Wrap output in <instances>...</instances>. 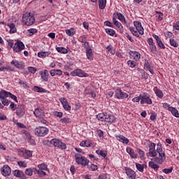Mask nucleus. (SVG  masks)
<instances>
[{
    "instance_id": "obj_50",
    "label": "nucleus",
    "mask_w": 179,
    "mask_h": 179,
    "mask_svg": "<svg viewBox=\"0 0 179 179\" xmlns=\"http://www.w3.org/2000/svg\"><path fill=\"white\" fill-rule=\"evenodd\" d=\"M107 51H108V52H110V54H112V55H114V54H115V50L113 48V46L109 45L106 48Z\"/></svg>"
},
{
    "instance_id": "obj_31",
    "label": "nucleus",
    "mask_w": 179,
    "mask_h": 179,
    "mask_svg": "<svg viewBox=\"0 0 179 179\" xmlns=\"http://www.w3.org/2000/svg\"><path fill=\"white\" fill-rule=\"evenodd\" d=\"M9 97V92L1 90L0 91V100Z\"/></svg>"
},
{
    "instance_id": "obj_59",
    "label": "nucleus",
    "mask_w": 179,
    "mask_h": 179,
    "mask_svg": "<svg viewBox=\"0 0 179 179\" xmlns=\"http://www.w3.org/2000/svg\"><path fill=\"white\" fill-rule=\"evenodd\" d=\"M8 97H10L12 100H14V101H16V103H17V97H16V96H15L12 93L8 92Z\"/></svg>"
},
{
    "instance_id": "obj_22",
    "label": "nucleus",
    "mask_w": 179,
    "mask_h": 179,
    "mask_svg": "<svg viewBox=\"0 0 179 179\" xmlns=\"http://www.w3.org/2000/svg\"><path fill=\"white\" fill-rule=\"evenodd\" d=\"M116 139H117L119 142H122V143H125L126 145L129 143V140L122 135L116 136Z\"/></svg>"
},
{
    "instance_id": "obj_54",
    "label": "nucleus",
    "mask_w": 179,
    "mask_h": 179,
    "mask_svg": "<svg viewBox=\"0 0 179 179\" xmlns=\"http://www.w3.org/2000/svg\"><path fill=\"white\" fill-rule=\"evenodd\" d=\"M34 92H37L38 93H43V92H44V88H41V87L35 86L34 87Z\"/></svg>"
},
{
    "instance_id": "obj_24",
    "label": "nucleus",
    "mask_w": 179,
    "mask_h": 179,
    "mask_svg": "<svg viewBox=\"0 0 179 179\" xmlns=\"http://www.w3.org/2000/svg\"><path fill=\"white\" fill-rule=\"evenodd\" d=\"M152 160H154L155 163H158L159 164H162L163 162L166 160V155H164V156H159V157H155L154 159H152Z\"/></svg>"
},
{
    "instance_id": "obj_1",
    "label": "nucleus",
    "mask_w": 179,
    "mask_h": 179,
    "mask_svg": "<svg viewBox=\"0 0 179 179\" xmlns=\"http://www.w3.org/2000/svg\"><path fill=\"white\" fill-rule=\"evenodd\" d=\"M134 27H129V30L133 36L141 38V36H143V34H145V29H143V27H142V23H141V22L134 21Z\"/></svg>"
},
{
    "instance_id": "obj_43",
    "label": "nucleus",
    "mask_w": 179,
    "mask_h": 179,
    "mask_svg": "<svg viewBox=\"0 0 179 179\" xmlns=\"http://www.w3.org/2000/svg\"><path fill=\"white\" fill-rule=\"evenodd\" d=\"M66 34H67V36H70L71 37L75 36V31L73 28H71L70 29H66Z\"/></svg>"
},
{
    "instance_id": "obj_52",
    "label": "nucleus",
    "mask_w": 179,
    "mask_h": 179,
    "mask_svg": "<svg viewBox=\"0 0 179 179\" xmlns=\"http://www.w3.org/2000/svg\"><path fill=\"white\" fill-rule=\"evenodd\" d=\"M27 33L29 36H33L34 34H36L37 33V29H30L27 30Z\"/></svg>"
},
{
    "instance_id": "obj_7",
    "label": "nucleus",
    "mask_w": 179,
    "mask_h": 179,
    "mask_svg": "<svg viewBox=\"0 0 179 179\" xmlns=\"http://www.w3.org/2000/svg\"><path fill=\"white\" fill-rule=\"evenodd\" d=\"M71 76H78L79 78H88L89 75L85 71L77 69L70 73Z\"/></svg>"
},
{
    "instance_id": "obj_11",
    "label": "nucleus",
    "mask_w": 179,
    "mask_h": 179,
    "mask_svg": "<svg viewBox=\"0 0 179 179\" xmlns=\"http://www.w3.org/2000/svg\"><path fill=\"white\" fill-rule=\"evenodd\" d=\"M15 114L17 118H22L26 114V110H24V107L22 105H18L16 108Z\"/></svg>"
},
{
    "instance_id": "obj_45",
    "label": "nucleus",
    "mask_w": 179,
    "mask_h": 179,
    "mask_svg": "<svg viewBox=\"0 0 179 179\" xmlns=\"http://www.w3.org/2000/svg\"><path fill=\"white\" fill-rule=\"evenodd\" d=\"M169 42L171 47H174L175 48H177V47H178V43H177V41H176L174 39L170 38Z\"/></svg>"
},
{
    "instance_id": "obj_40",
    "label": "nucleus",
    "mask_w": 179,
    "mask_h": 179,
    "mask_svg": "<svg viewBox=\"0 0 179 179\" xmlns=\"http://www.w3.org/2000/svg\"><path fill=\"white\" fill-rule=\"evenodd\" d=\"M99 9H104L107 3V0H99Z\"/></svg>"
},
{
    "instance_id": "obj_48",
    "label": "nucleus",
    "mask_w": 179,
    "mask_h": 179,
    "mask_svg": "<svg viewBox=\"0 0 179 179\" xmlns=\"http://www.w3.org/2000/svg\"><path fill=\"white\" fill-rule=\"evenodd\" d=\"M136 152H137V153H138L141 159H143L144 156H145V152H143V150H141L140 148H137L136 150Z\"/></svg>"
},
{
    "instance_id": "obj_30",
    "label": "nucleus",
    "mask_w": 179,
    "mask_h": 179,
    "mask_svg": "<svg viewBox=\"0 0 179 179\" xmlns=\"http://www.w3.org/2000/svg\"><path fill=\"white\" fill-rule=\"evenodd\" d=\"M106 113H99L96 115V118L99 121L106 122Z\"/></svg>"
},
{
    "instance_id": "obj_10",
    "label": "nucleus",
    "mask_w": 179,
    "mask_h": 179,
    "mask_svg": "<svg viewBox=\"0 0 179 179\" xmlns=\"http://www.w3.org/2000/svg\"><path fill=\"white\" fill-rule=\"evenodd\" d=\"M13 51L15 52H21V51H23L24 50V43L22 41H17L14 46L13 47Z\"/></svg>"
},
{
    "instance_id": "obj_27",
    "label": "nucleus",
    "mask_w": 179,
    "mask_h": 179,
    "mask_svg": "<svg viewBox=\"0 0 179 179\" xmlns=\"http://www.w3.org/2000/svg\"><path fill=\"white\" fill-rule=\"evenodd\" d=\"M154 92L157 96H158L159 99H163V96H164V94H163V92L157 87L154 88Z\"/></svg>"
},
{
    "instance_id": "obj_14",
    "label": "nucleus",
    "mask_w": 179,
    "mask_h": 179,
    "mask_svg": "<svg viewBox=\"0 0 179 179\" xmlns=\"http://www.w3.org/2000/svg\"><path fill=\"white\" fill-rule=\"evenodd\" d=\"M1 174L4 176V177L10 176V173H12L10 167H9V166L8 165H4L3 168L1 169Z\"/></svg>"
},
{
    "instance_id": "obj_56",
    "label": "nucleus",
    "mask_w": 179,
    "mask_h": 179,
    "mask_svg": "<svg viewBox=\"0 0 179 179\" xmlns=\"http://www.w3.org/2000/svg\"><path fill=\"white\" fill-rule=\"evenodd\" d=\"M162 172L165 174H170V173L173 172V167H171L169 169H164L162 170Z\"/></svg>"
},
{
    "instance_id": "obj_16",
    "label": "nucleus",
    "mask_w": 179,
    "mask_h": 179,
    "mask_svg": "<svg viewBox=\"0 0 179 179\" xmlns=\"http://www.w3.org/2000/svg\"><path fill=\"white\" fill-rule=\"evenodd\" d=\"M11 65H14L15 68L17 69H24V63L23 62H19L17 60H13L10 62Z\"/></svg>"
},
{
    "instance_id": "obj_8",
    "label": "nucleus",
    "mask_w": 179,
    "mask_h": 179,
    "mask_svg": "<svg viewBox=\"0 0 179 179\" xmlns=\"http://www.w3.org/2000/svg\"><path fill=\"white\" fill-rule=\"evenodd\" d=\"M18 155L20 157H24V159H30L33 156V152L29 150H19Z\"/></svg>"
},
{
    "instance_id": "obj_2",
    "label": "nucleus",
    "mask_w": 179,
    "mask_h": 179,
    "mask_svg": "<svg viewBox=\"0 0 179 179\" xmlns=\"http://www.w3.org/2000/svg\"><path fill=\"white\" fill-rule=\"evenodd\" d=\"M34 22H36V18L30 13H26L22 15V23L25 26H31L34 24Z\"/></svg>"
},
{
    "instance_id": "obj_47",
    "label": "nucleus",
    "mask_w": 179,
    "mask_h": 179,
    "mask_svg": "<svg viewBox=\"0 0 179 179\" xmlns=\"http://www.w3.org/2000/svg\"><path fill=\"white\" fill-rule=\"evenodd\" d=\"M127 65L130 68H135L136 66V62H135L134 60H129V61H127Z\"/></svg>"
},
{
    "instance_id": "obj_60",
    "label": "nucleus",
    "mask_w": 179,
    "mask_h": 179,
    "mask_svg": "<svg viewBox=\"0 0 179 179\" xmlns=\"http://www.w3.org/2000/svg\"><path fill=\"white\" fill-rule=\"evenodd\" d=\"M25 174L27 176H33V171L31 170V169H27L25 170Z\"/></svg>"
},
{
    "instance_id": "obj_57",
    "label": "nucleus",
    "mask_w": 179,
    "mask_h": 179,
    "mask_svg": "<svg viewBox=\"0 0 179 179\" xmlns=\"http://www.w3.org/2000/svg\"><path fill=\"white\" fill-rule=\"evenodd\" d=\"M28 71L30 72V73H36V72H37V69L35 67L29 66Z\"/></svg>"
},
{
    "instance_id": "obj_28",
    "label": "nucleus",
    "mask_w": 179,
    "mask_h": 179,
    "mask_svg": "<svg viewBox=\"0 0 179 179\" xmlns=\"http://www.w3.org/2000/svg\"><path fill=\"white\" fill-rule=\"evenodd\" d=\"M51 55V52H38V57L39 58H47Z\"/></svg>"
},
{
    "instance_id": "obj_15",
    "label": "nucleus",
    "mask_w": 179,
    "mask_h": 179,
    "mask_svg": "<svg viewBox=\"0 0 179 179\" xmlns=\"http://www.w3.org/2000/svg\"><path fill=\"white\" fill-rule=\"evenodd\" d=\"M115 94L117 99H121L122 100H123L124 99H127L128 97V94L122 92L120 89L116 90Z\"/></svg>"
},
{
    "instance_id": "obj_35",
    "label": "nucleus",
    "mask_w": 179,
    "mask_h": 179,
    "mask_svg": "<svg viewBox=\"0 0 179 179\" xmlns=\"http://www.w3.org/2000/svg\"><path fill=\"white\" fill-rule=\"evenodd\" d=\"M117 16L119 20L122 22V23H124V24H127V20H125V17L121 13H117Z\"/></svg>"
},
{
    "instance_id": "obj_23",
    "label": "nucleus",
    "mask_w": 179,
    "mask_h": 179,
    "mask_svg": "<svg viewBox=\"0 0 179 179\" xmlns=\"http://www.w3.org/2000/svg\"><path fill=\"white\" fill-rule=\"evenodd\" d=\"M34 114L35 117H36L38 118L44 117V111L43 110H41V108H36L34 111Z\"/></svg>"
},
{
    "instance_id": "obj_33",
    "label": "nucleus",
    "mask_w": 179,
    "mask_h": 179,
    "mask_svg": "<svg viewBox=\"0 0 179 179\" xmlns=\"http://www.w3.org/2000/svg\"><path fill=\"white\" fill-rule=\"evenodd\" d=\"M148 166L149 167H151V169H153L155 171H157V170H159V166L152 161L148 163Z\"/></svg>"
},
{
    "instance_id": "obj_55",
    "label": "nucleus",
    "mask_w": 179,
    "mask_h": 179,
    "mask_svg": "<svg viewBox=\"0 0 179 179\" xmlns=\"http://www.w3.org/2000/svg\"><path fill=\"white\" fill-rule=\"evenodd\" d=\"M1 101L4 106H9V104L10 103V101L6 99V98L1 99Z\"/></svg>"
},
{
    "instance_id": "obj_4",
    "label": "nucleus",
    "mask_w": 179,
    "mask_h": 179,
    "mask_svg": "<svg viewBox=\"0 0 179 179\" xmlns=\"http://www.w3.org/2000/svg\"><path fill=\"white\" fill-rule=\"evenodd\" d=\"M50 143L53 145L55 148H57L62 150L66 149V144H65V143H62V141L58 138H52L50 141Z\"/></svg>"
},
{
    "instance_id": "obj_36",
    "label": "nucleus",
    "mask_w": 179,
    "mask_h": 179,
    "mask_svg": "<svg viewBox=\"0 0 179 179\" xmlns=\"http://www.w3.org/2000/svg\"><path fill=\"white\" fill-rule=\"evenodd\" d=\"M3 71H6V72H13L15 69H13L12 67L9 66L0 67V71L2 72Z\"/></svg>"
},
{
    "instance_id": "obj_26",
    "label": "nucleus",
    "mask_w": 179,
    "mask_h": 179,
    "mask_svg": "<svg viewBox=\"0 0 179 179\" xmlns=\"http://www.w3.org/2000/svg\"><path fill=\"white\" fill-rule=\"evenodd\" d=\"M169 111H171L173 117H176V118H179L178 110L176 109V108L174 107L169 108Z\"/></svg>"
},
{
    "instance_id": "obj_3",
    "label": "nucleus",
    "mask_w": 179,
    "mask_h": 179,
    "mask_svg": "<svg viewBox=\"0 0 179 179\" xmlns=\"http://www.w3.org/2000/svg\"><path fill=\"white\" fill-rule=\"evenodd\" d=\"M75 160L77 164H81L83 167H86L89 164V159L82 156L80 154H75Z\"/></svg>"
},
{
    "instance_id": "obj_12",
    "label": "nucleus",
    "mask_w": 179,
    "mask_h": 179,
    "mask_svg": "<svg viewBox=\"0 0 179 179\" xmlns=\"http://www.w3.org/2000/svg\"><path fill=\"white\" fill-rule=\"evenodd\" d=\"M125 173L129 179L136 178V173L135 171L131 169V168H125Z\"/></svg>"
},
{
    "instance_id": "obj_34",
    "label": "nucleus",
    "mask_w": 179,
    "mask_h": 179,
    "mask_svg": "<svg viewBox=\"0 0 179 179\" xmlns=\"http://www.w3.org/2000/svg\"><path fill=\"white\" fill-rule=\"evenodd\" d=\"M86 56L87 59H90V61H92L93 59V53H92V48L91 49H87L85 50Z\"/></svg>"
},
{
    "instance_id": "obj_62",
    "label": "nucleus",
    "mask_w": 179,
    "mask_h": 179,
    "mask_svg": "<svg viewBox=\"0 0 179 179\" xmlns=\"http://www.w3.org/2000/svg\"><path fill=\"white\" fill-rule=\"evenodd\" d=\"M150 49L152 51V52H156L157 51L156 45L154 44L150 45Z\"/></svg>"
},
{
    "instance_id": "obj_20",
    "label": "nucleus",
    "mask_w": 179,
    "mask_h": 179,
    "mask_svg": "<svg viewBox=\"0 0 179 179\" xmlns=\"http://www.w3.org/2000/svg\"><path fill=\"white\" fill-rule=\"evenodd\" d=\"M155 151L157 152V154L158 153L159 156H164V155H166L164 151H163V146L160 142L157 143V150Z\"/></svg>"
},
{
    "instance_id": "obj_41",
    "label": "nucleus",
    "mask_w": 179,
    "mask_h": 179,
    "mask_svg": "<svg viewBox=\"0 0 179 179\" xmlns=\"http://www.w3.org/2000/svg\"><path fill=\"white\" fill-rule=\"evenodd\" d=\"M38 170H43L47 171L48 170V166L45 164H41L38 165Z\"/></svg>"
},
{
    "instance_id": "obj_21",
    "label": "nucleus",
    "mask_w": 179,
    "mask_h": 179,
    "mask_svg": "<svg viewBox=\"0 0 179 179\" xmlns=\"http://www.w3.org/2000/svg\"><path fill=\"white\" fill-rule=\"evenodd\" d=\"M126 152L128 153L131 157V159H137L138 158V155L135 154V151H134V149L128 147L126 148Z\"/></svg>"
},
{
    "instance_id": "obj_46",
    "label": "nucleus",
    "mask_w": 179,
    "mask_h": 179,
    "mask_svg": "<svg viewBox=\"0 0 179 179\" xmlns=\"http://www.w3.org/2000/svg\"><path fill=\"white\" fill-rule=\"evenodd\" d=\"M17 164L20 167H22L23 169H26V167H27V162L25 161H18Z\"/></svg>"
},
{
    "instance_id": "obj_58",
    "label": "nucleus",
    "mask_w": 179,
    "mask_h": 179,
    "mask_svg": "<svg viewBox=\"0 0 179 179\" xmlns=\"http://www.w3.org/2000/svg\"><path fill=\"white\" fill-rule=\"evenodd\" d=\"M54 115H55V117H58L59 118H62L64 113H62V112L55 111Z\"/></svg>"
},
{
    "instance_id": "obj_6",
    "label": "nucleus",
    "mask_w": 179,
    "mask_h": 179,
    "mask_svg": "<svg viewBox=\"0 0 179 179\" xmlns=\"http://www.w3.org/2000/svg\"><path fill=\"white\" fill-rule=\"evenodd\" d=\"M48 132V128L45 127H38L35 129V135L36 136H45Z\"/></svg>"
},
{
    "instance_id": "obj_37",
    "label": "nucleus",
    "mask_w": 179,
    "mask_h": 179,
    "mask_svg": "<svg viewBox=\"0 0 179 179\" xmlns=\"http://www.w3.org/2000/svg\"><path fill=\"white\" fill-rule=\"evenodd\" d=\"M96 153L98 154L99 156L103 157V159L107 157V151L106 150H97Z\"/></svg>"
},
{
    "instance_id": "obj_51",
    "label": "nucleus",
    "mask_w": 179,
    "mask_h": 179,
    "mask_svg": "<svg viewBox=\"0 0 179 179\" xmlns=\"http://www.w3.org/2000/svg\"><path fill=\"white\" fill-rule=\"evenodd\" d=\"M88 169L92 171H96V170H97L99 167L96 165L92 164L90 166L88 165Z\"/></svg>"
},
{
    "instance_id": "obj_61",
    "label": "nucleus",
    "mask_w": 179,
    "mask_h": 179,
    "mask_svg": "<svg viewBox=\"0 0 179 179\" xmlns=\"http://www.w3.org/2000/svg\"><path fill=\"white\" fill-rule=\"evenodd\" d=\"M63 108L66 110V111H71V106H69V104L65 103L64 105H63Z\"/></svg>"
},
{
    "instance_id": "obj_9",
    "label": "nucleus",
    "mask_w": 179,
    "mask_h": 179,
    "mask_svg": "<svg viewBox=\"0 0 179 179\" xmlns=\"http://www.w3.org/2000/svg\"><path fill=\"white\" fill-rule=\"evenodd\" d=\"M141 97V104H152V99H150V95L149 94H140Z\"/></svg>"
},
{
    "instance_id": "obj_18",
    "label": "nucleus",
    "mask_w": 179,
    "mask_h": 179,
    "mask_svg": "<svg viewBox=\"0 0 179 179\" xmlns=\"http://www.w3.org/2000/svg\"><path fill=\"white\" fill-rule=\"evenodd\" d=\"M117 118H115V116H114V115H108L106 113L105 122H110V124H113L115 122Z\"/></svg>"
},
{
    "instance_id": "obj_38",
    "label": "nucleus",
    "mask_w": 179,
    "mask_h": 179,
    "mask_svg": "<svg viewBox=\"0 0 179 179\" xmlns=\"http://www.w3.org/2000/svg\"><path fill=\"white\" fill-rule=\"evenodd\" d=\"M144 68L146 71H149V72L151 73L152 75L155 73V71H153V69H152V66H150V64H149L148 62L145 63Z\"/></svg>"
},
{
    "instance_id": "obj_32",
    "label": "nucleus",
    "mask_w": 179,
    "mask_h": 179,
    "mask_svg": "<svg viewBox=\"0 0 179 179\" xmlns=\"http://www.w3.org/2000/svg\"><path fill=\"white\" fill-rule=\"evenodd\" d=\"M56 50L60 54H68V49L64 47H57Z\"/></svg>"
},
{
    "instance_id": "obj_19",
    "label": "nucleus",
    "mask_w": 179,
    "mask_h": 179,
    "mask_svg": "<svg viewBox=\"0 0 179 179\" xmlns=\"http://www.w3.org/2000/svg\"><path fill=\"white\" fill-rule=\"evenodd\" d=\"M13 176L15 177H18V178L26 179V175H24L23 171L20 170H15L13 171Z\"/></svg>"
},
{
    "instance_id": "obj_39",
    "label": "nucleus",
    "mask_w": 179,
    "mask_h": 179,
    "mask_svg": "<svg viewBox=\"0 0 179 179\" xmlns=\"http://www.w3.org/2000/svg\"><path fill=\"white\" fill-rule=\"evenodd\" d=\"M135 164H136V167L137 170L138 171H140V173H143V170L145 169V165L141 164L138 162H136Z\"/></svg>"
},
{
    "instance_id": "obj_17",
    "label": "nucleus",
    "mask_w": 179,
    "mask_h": 179,
    "mask_svg": "<svg viewBox=\"0 0 179 179\" xmlns=\"http://www.w3.org/2000/svg\"><path fill=\"white\" fill-rule=\"evenodd\" d=\"M130 58L131 59H134L135 61H139L141 59V53L137 51H131Z\"/></svg>"
},
{
    "instance_id": "obj_29",
    "label": "nucleus",
    "mask_w": 179,
    "mask_h": 179,
    "mask_svg": "<svg viewBox=\"0 0 179 179\" xmlns=\"http://www.w3.org/2000/svg\"><path fill=\"white\" fill-rule=\"evenodd\" d=\"M7 26L10 28V34H13V33H16V25L13 23H9L7 24Z\"/></svg>"
},
{
    "instance_id": "obj_42",
    "label": "nucleus",
    "mask_w": 179,
    "mask_h": 179,
    "mask_svg": "<svg viewBox=\"0 0 179 179\" xmlns=\"http://www.w3.org/2000/svg\"><path fill=\"white\" fill-rule=\"evenodd\" d=\"M105 31L108 34V36H114V34H115V30L113 29L106 28Z\"/></svg>"
},
{
    "instance_id": "obj_5",
    "label": "nucleus",
    "mask_w": 179,
    "mask_h": 179,
    "mask_svg": "<svg viewBox=\"0 0 179 179\" xmlns=\"http://www.w3.org/2000/svg\"><path fill=\"white\" fill-rule=\"evenodd\" d=\"M148 152L146 153L148 157H156L157 152L156 151V143L150 142L148 145Z\"/></svg>"
},
{
    "instance_id": "obj_25",
    "label": "nucleus",
    "mask_w": 179,
    "mask_h": 179,
    "mask_svg": "<svg viewBox=\"0 0 179 179\" xmlns=\"http://www.w3.org/2000/svg\"><path fill=\"white\" fill-rule=\"evenodd\" d=\"M34 170H35V174H38L39 177H45V176H47V173H45V171L43 170L37 169L36 168L34 169Z\"/></svg>"
},
{
    "instance_id": "obj_44",
    "label": "nucleus",
    "mask_w": 179,
    "mask_h": 179,
    "mask_svg": "<svg viewBox=\"0 0 179 179\" xmlns=\"http://www.w3.org/2000/svg\"><path fill=\"white\" fill-rule=\"evenodd\" d=\"M113 24L116 26V27H118V29H121L122 27V24H121V22H118L115 17L113 18Z\"/></svg>"
},
{
    "instance_id": "obj_49",
    "label": "nucleus",
    "mask_w": 179,
    "mask_h": 179,
    "mask_svg": "<svg viewBox=\"0 0 179 179\" xmlns=\"http://www.w3.org/2000/svg\"><path fill=\"white\" fill-rule=\"evenodd\" d=\"M62 124H69L71 122V119L69 117H64L60 120Z\"/></svg>"
},
{
    "instance_id": "obj_13",
    "label": "nucleus",
    "mask_w": 179,
    "mask_h": 179,
    "mask_svg": "<svg viewBox=\"0 0 179 179\" xmlns=\"http://www.w3.org/2000/svg\"><path fill=\"white\" fill-rule=\"evenodd\" d=\"M39 75H41V79L42 82H47L48 80V77L50 76V73L47 70H43L39 72Z\"/></svg>"
},
{
    "instance_id": "obj_63",
    "label": "nucleus",
    "mask_w": 179,
    "mask_h": 179,
    "mask_svg": "<svg viewBox=\"0 0 179 179\" xmlns=\"http://www.w3.org/2000/svg\"><path fill=\"white\" fill-rule=\"evenodd\" d=\"M9 107H10V110H12V111H15V110H16V108H17V107H16V105L13 102L10 103Z\"/></svg>"
},
{
    "instance_id": "obj_64",
    "label": "nucleus",
    "mask_w": 179,
    "mask_h": 179,
    "mask_svg": "<svg viewBox=\"0 0 179 179\" xmlns=\"http://www.w3.org/2000/svg\"><path fill=\"white\" fill-rule=\"evenodd\" d=\"M59 100L62 103V106H64L68 103V101H66V99L65 98H59Z\"/></svg>"
},
{
    "instance_id": "obj_53",
    "label": "nucleus",
    "mask_w": 179,
    "mask_h": 179,
    "mask_svg": "<svg viewBox=\"0 0 179 179\" xmlns=\"http://www.w3.org/2000/svg\"><path fill=\"white\" fill-rule=\"evenodd\" d=\"M157 45H158V47L159 48H162L163 50H164V48H166V46H164V44L162 41V39H160L159 41H157Z\"/></svg>"
}]
</instances>
